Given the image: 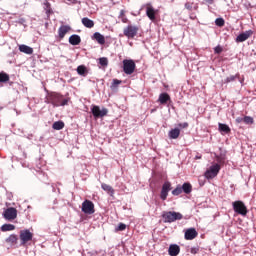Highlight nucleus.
<instances>
[{"instance_id":"f257e3e1","label":"nucleus","mask_w":256,"mask_h":256,"mask_svg":"<svg viewBox=\"0 0 256 256\" xmlns=\"http://www.w3.org/2000/svg\"><path fill=\"white\" fill-rule=\"evenodd\" d=\"M47 99L48 103H51L54 107H65L71 101V98H64L63 95L57 92H51Z\"/></svg>"},{"instance_id":"f03ea898","label":"nucleus","mask_w":256,"mask_h":256,"mask_svg":"<svg viewBox=\"0 0 256 256\" xmlns=\"http://www.w3.org/2000/svg\"><path fill=\"white\" fill-rule=\"evenodd\" d=\"M164 223H174V221H181L183 214L175 211H168L162 214Z\"/></svg>"},{"instance_id":"7ed1b4c3","label":"nucleus","mask_w":256,"mask_h":256,"mask_svg":"<svg viewBox=\"0 0 256 256\" xmlns=\"http://www.w3.org/2000/svg\"><path fill=\"white\" fill-rule=\"evenodd\" d=\"M232 207L235 213L242 215V217H245L248 213L247 206H245V203H243L241 200L234 201L232 203Z\"/></svg>"},{"instance_id":"20e7f679","label":"nucleus","mask_w":256,"mask_h":256,"mask_svg":"<svg viewBox=\"0 0 256 256\" xmlns=\"http://www.w3.org/2000/svg\"><path fill=\"white\" fill-rule=\"evenodd\" d=\"M137 33H139L138 26L128 25L123 29V35L124 37H127V39H135Z\"/></svg>"},{"instance_id":"39448f33","label":"nucleus","mask_w":256,"mask_h":256,"mask_svg":"<svg viewBox=\"0 0 256 256\" xmlns=\"http://www.w3.org/2000/svg\"><path fill=\"white\" fill-rule=\"evenodd\" d=\"M91 111L94 119H103V117H107V114L109 113L107 108L101 109L99 106H93Z\"/></svg>"},{"instance_id":"423d86ee","label":"nucleus","mask_w":256,"mask_h":256,"mask_svg":"<svg viewBox=\"0 0 256 256\" xmlns=\"http://www.w3.org/2000/svg\"><path fill=\"white\" fill-rule=\"evenodd\" d=\"M137 65L133 60H123V71L126 75H133L135 73V68Z\"/></svg>"},{"instance_id":"0eeeda50","label":"nucleus","mask_w":256,"mask_h":256,"mask_svg":"<svg viewBox=\"0 0 256 256\" xmlns=\"http://www.w3.org/2000/svg\"><path fill=\"white\" fill-rule=\"evenodd\" d=\"M221 171V165L214 164L210 166V168L205 172L206 179H215L217 175H219V172Z\"/></svg>"},{"instance_id":"6e6552de","label":"nucleus","mask_w":256,"mask_h":256,"mask_svg":"<svg viewBox=\"0 0 256 256\" xmlns=\"http://www.w3.org/2000/svg\"><path fill=\"white\" fill-rule=\"evenodd\" d=\"M82 212L86 215H93L95 213V204L91 200H85L82 203Z\"/></svg>"},{"instance_id":"1a4fd4ad","label":"nucleus","mask_w":256,"mask_h":256,"mask_svg":"<svg viewBox=\"0 0 256 256\" xmlns=\"http://www.w3.org/2000/svg\"><path fill=\"white\" fill-rule=\"evenodd\" d=\"M33 240V233L29 230H21L20 231V241L22 245H26L29 241Z\"/></svg>"},{"instance_id":"9d476101","label":"nucleus","mask_w":256,"mask_h":256,"mask_svg":"<svg viewBox=\"0 0 256 256\" xmlns=\"http://www.w3.org/2000/svg\"><path fill=\"white\" fill-rule=\"evenodd\" d=\"M169 191H171V182L166 181L162 185V189H161V192H160V199H162V201L167 200V197L169 195Z\"/></svg>"},{"instance_id":"9b49d317","label":"nucleus","mask_w":256,"mask_h":256,"mask_svg":"<svg viewBox=\"0 0 256 256\" xmlns=\"http://www.w3.org/2000/svg\"><path fill=\"white\" fill-rule=\"evenodd\" d=\"M157 13H159V10H155L151 3L146 4V15L150 19V21H155Z\"/></svg>"},{"instance_id":"f8f14e48","label":"nucleus","mask_w":256,"mask_h":256,"mask_svg":"<svg viewBox=\"0 0 256 256\" xmlns=\"http://www.w3.org/2000/svg\"><path fill=\"white\" fill-rule=\"evenodd\" d=\"M4 218L7 219V221H13L14 219H17V209L10 207L4 211Z\"/></svg>"},{"instance_id":"ddd939ff","label":"nucleus","mask_w":256,"mask_h":256,"mask_svg":"<svg viewBox=\"0 0 256 256\" xmlns=\"http://www.w3.org/2000/svg\"><path fill=\"white\" fill-rule=\"evenodd\" d=\"M199 235L195 228H189L185 231L184 237L186 241H193Z\"/></svg>"},{"instance_id":"4468645a","label":"nucleus","mask_w":256,"mask_h":256,"mask_svg":"<svg viewBox=\"0 0 256 256\" xmlns=\"http://www.w3.org/2000/svg\"><path fill=\"white\" fill-rule=\"evenodd\" d=\"M68 31H71V27L67 25H62L58 29V37L61 41L62 39H65V36L67 35Z\"/></svg>"},{"instance_id":"2eb2a0df","label":"nucleus","mask_w":256,"mask_h":256,"mask_svg":"<svg viewBox=\"0 0 256 256\" xmlns=\"http://www.w3.org/2000/svg\"><path fill=\"white\" fill-rule=\"evenodd\" d=\"M251 35H253L252 30H248L246 32H243V33H241L237 36L236 42L237 43H243L244 41H247V39H249V37H251Z\"/></svg>"},{"instance_id":"dca6fc26","label":"nucleus","mask_w":256,"mask_h":256,"mask_svg":"<svg viewBox=\"0 0 256 256\" xmlns=\"http://www.w3.org/2000/svg\"><path fill=\"white\" fill-rule=\"evenodd\" d=\"M179 253H181V247H179V245L177 244H171L169 246V249H168V254L170 256H177L179 255Z\"/></svg>"},{"instance_id":"f3484780","label":"nucleus","mask_w":256,"mask_h":256,"mask_svg":"<svg viewBox=\"0 0 256 256\" xmlns=\"http://www.w3.org/2000/svg\"><path fill=\"white\" fill-rule=\"evenodd\" d=\"M82 25L87 29H93V27H95V22L88 17H84L82 18Z\"/></svg>"},{"instance_id":"a211bd4d","label":"nucleus","mask_w":256,"mask_h":256,"mask_svg":"<svg viewBox=\"0 0 256 256\" xmlns=\"http://www.w3.org/2000/svg\"><path fill=\"white\" fill-rule=\"evenodd\" d=\"M19 51L21 53H25L26 55H33V48L25 44L19 45Z\"/></svg>"},{"instance_id":"6ab92c4d","label":"nucleus","mask_w":256,"mask_h":256,"mask_svg":"<svg viewBox=\"0 0 256 256\" xmlns=\"http://www.w3.org/2000/svg\"><path fill=\"white\" fill-rule=\"evenodd\" d=\"M159 103L161 105H167L168 101H171V96H169L167 93H161L158 98Z\"/></svg>"},{"instance_id":"aec40b11","label":"nucleus","mask_w":256,"mask_h":256,"mask_svg":"<svg viewBox=\"0 0 256 256\" xmlns=\"http://www.w3.org/2000/svg\"><path fill=\"white\" fill-rule=\"evenodd\" d=\"M93 39H95L99 45H105V36H103V34L96 32L93 34Z\"/></svg>"},{"instance_id":"412c9836","label":"nucleus","mask_w":256,"mask_h":256,"mask_svg":"<svg viewBox=\"0 0 256 256\" xmlns=\"http://www.w3.org/2000/svg\"><path fill=\"white\" fill-rule=\"evenodd\" d=\"M70 45H79L81 43V36L73 34L69 37Z\"/></svg>"},{"instance_id":"4be33fe9","label":"nucleus","mask_w":256,"mask_h":256,"mask_svg":"<svg viewBox=\"0 0 256 256\" xmlns=\"http://www.w3.org/2000/svg\"><path fill=\"white\" fill-rule=\"evenodd\" d=\"M218 129L220 133H225L226 135H229V133H231V128L227 124L219 123Z\"/></svg>"},{"instance_id":"5701e85b","label":"nucleus","mask_w":256,"mask_h":256,"mask_svg":"<svg viewBox=\"0 0 256 256\" xmlns=\"http://www.w3.org/2000/svg\"><path fill=\"white\" fill-rule=\"evenodd\" d=\"M101 187L103 189V191H106V193H108V195H110L111 197H113V195H115V189H113V187H111V185L108 184H101Z\"/></svg>"},{"instance_id":"b1692460","label":"nucleus","mask_w":256,"mask_h":256,"mask_svg":"<svg viewBox=\"0 0 256 256\" xmlns=\"http://www.w3.org/2000/svg\"><path fill=\"white\" fill-rule=\"evenodd\" d=\"M171 139H179V135H181V130L179 128H174L168 133Z\"/></svg>"},{"instance_id":"393cba45","label":"nucleus","mask_w":256,"mask_h":256,"mask_svg":"<svg viewBox=\"0 0 256 256\" xmlns=\"http://www.w3.org/2000/svg\"><path fill=\"white\" fill-rule=\"evenodd\" d=\"M181 188H182V192L186 193V195H189V193H191V191H193V186L189 182L184 183L181 186Z\"/></svg>"},{"instance_id":"a878e982","label":"nucleus","mask_w":256,"mask_h":256,"mask_svg":"<svg viewBox=\"0 0 256 256\" xmlns=\"http://www.w3.org/2000/svg\"><path fill=\"white\" fill-rule=\"evenodd\" d=\"M17 241H19V238L15 234H12L6 238V243H8V245H17Z\"/></svg>"},{"instance_id":"bb28decb","label":"nucleus","mask_w":256,"mask_h":256,"mask_svg":"<svg viewBox=\"0 0 256 256\" xmlns=\"http://www.w3.org/2000/svg\"><path fill=\"white\" fill-rule=\"evenodd\" d=\"M65 127V123L63 121H56L52 125V129L55 131H61Z\"/></svg>"},{"instance_id":"cd10ccee","label":"nucleus","mask_w":256,"mask_h":256,"mask_svg":"<svg viewBox=\"0 0 256 256\" xmlns=\"http://www.w3.org/2000/svg\"><path fill=\"white\" fill-rule=\"evenodd\" d=\"M77 73H78V75H81L82 77H87V67H85L84 65L78 66Z\"/></svg>"},{"instance_id":"c85d7f7f","label":"nucleus","mask_w":256,"mask_h":256,"mask_svg":"<svg viewBox=\"0 0 256 256\" xmlns=\"http://www.w3.org/2000/svg\"><path fill=\"white\" fill-rule=\"evenodd\" d=\"M1 231L3 233L7 232V231H15V225L13 224H4L1 226Z\"/></svg>"},{"instance_id":"c756f323","label":"nucleus","mask_w":256,"mask_h":256,"mask_svg":"<svg viewBox=\"0 0 256 256\" xmlns=\"http://www.w3.org/2000/svg\"><path fill=\"white\" fill-rule=\"evenodd\" d=\"M44 5V10L46 11L47 15H51V13H53V10L51 9V3H49V1H44L43 3Z\"/></svg>"},{"instance_id":"7c9ffc66","label":"nucleus","mask_w":256,"mask_h":256,"mask_svg":"<svg viewBox=\"0 0 256 256\" xmlns=\"http://www.w3.org/2000/svg\"><path fill=\"white\" fill-rule=\"evenodd\" d=\"M9 74L5 73V72H0V83H7L9 82Z\"/></svg>"},{"instance_id":"2f4dec72","label":"nucleus","mask_w":256,"mask_h":256,"mask_svg":"<svg viewBox=\"0 0 256 256\" xmlns=\"http://www.w3.org/2000/svg\"><path fill=\"white\" fill-rule=\"evenodd\" d=\"M119 19H121L122 23H129V19L125 16V10L120 11Z\"/></svg>"},{"instance_id":"473e14b6","label":"nucleus","mask_w":256,"mask_h":256,"mask_svg":"<svg viewBox=\"0 0 256 256\" xmlns=\"http://www.w3.org/2000/svg\"><path fill=\"white\" fill-rule=\"evenodd\" d=\"M181 193H183V188H181V186H177L173 191H172V195L174 196H178L181 195Z\"/></svg>"},{"instance_id":"72a5a7b5","label":"nucleus","mask_w":256,"mask_h":256,"mask_svg":"<svg viewBox=\"0 0 256 256\" xmlns=\"http://www.w3.org/2000/svg\"><path fill=\"white\" fill-rule=\"evenodd\" d=\"M243 122L246 123V125H253L254 120H253V117L251 116H245L243 118Z\"/></svg>"},{"instance_id":"f704fd0d","label":"nucleus","mask_w":256,"mask_h":256,"mask_svg":"<svg viewBox=\"0 0 256 256\" xmlns=\"http://www.w3.org/2000/svg\"><path fill=\"white\" fill-rule=\"evenodd\" d=\"M215 24L217 25V27H225V19L217 18L215 20Z\"/></svg>"},{"instance_id":"c9c22d12","label":"nucleus","mask_w":256,"mask_h":256,"mask_svg":"<svg viewBox=\"0 0 256 256\" xmlns=\"http://www.w3.org/2000/svg\"><path fill=\"white\" fill-rule=\"evenodd\" d=\"M99 64L102 67H107L109 65V60L105 57H102V58L99 59Z\"/></svg>"},{"instance_id":"e433bc0d","label":"nucleus","mask_w":256,"mask_h":256,"mask_svg":"<svg viewBox=\"0 0 256 256\" xmlns=\"http://www.w3.org/2000/svg\"><path fill=\"white\" fill-rule=\"evenodd\" d=\"M237 77H239V74L229 76L224 80V83H231V82L235 81V79H237Z\"/></svg>"},{"instance_id":"4c0bfd02","label":"nucleus","mask_w":256,"mask_h":256,"mask_svg":"<svg viewBox=\"0 0 256 256\" xmlns=\"http://www.w3.org/2000/svg\"><path fill=\"white\" fill-rule=\"evenodd\" d=\"M118 85H121V80L114 79L111 84V89L117 88Z\"/></svg>"},{"instance_id":"58836bf2","label":"nucleus","mask_w":256,"mask_h":256,"mask_svg":"<svg viewBox=\"0 0 256 256\" xmlns=\"http://www.w3.org/2000/svg\"><path fill=\"white\" fill-rule=\"evenodd\" d=\"M214 53H216V55L223 53V48L220 45L216 46L214 48Z\"/></svg>"},{"instance_id":"ea45409f","label":"nucleus","mask_w":256,"mask_h":256,"mask_svg":"<svg viewBox=\"0 0 256 256\" xmlns=\"http://www.w3.org/2000/svg\"><path fill=\"white\" fill-rule=\"evenodd\" d=\"M216 161L218 165H223V163H225V158H222L221 156H216Z\"/></svg>"},{"instance_id":"a19ab883","label":"nucleus","mask_w":256,"mask_h":256,"mask_svg":"<svg viewBox=\"0 0 256 256\" xmlns=\"http://www.w3.org/2000/svg\"><path fill=\"white\" fill-rule=\"evenodd\" d=\"M127 229V225H125L124 223H120L118 225L117 231H125Z\"/></svg>"},{"instance_id":"79ce46f5","label":"nucleus","mask_w":256,"mask_h":256,"mask_svg":"<svg viewBox=\"0 0 256 256\" xmlns=\"http://www.w3.org/2000/svg\"><path fill=\"white\" fill-rule=\"evenodd\" d=\"M190 253L192 255H197V253H199V247H192V248H190Z\"/></svg>"},{"instance_id":"37998d69","label":"nucleus","mask_w":256,"mask_h":256,"mask_svg":"<svg viewBox=\"0 0 256 256\" xmlns=\"http://www.w3.org/2000/svg\"><path fill=\"white\" fill-rule=\"evenodd\" d=\"M178 127H180V129H187V127H189V123L187 122L179 123Z\"/></svg>"},{"instance_id":"c03bdc74","label":"nucleus","mask_w":256,"mask_h":256,"mask_svg":"<svg viewBox=\"0 0 256 256\" xmlns=\"http://www.w3.org/2000/svg\"><path fill=\"white\" fill-rule=\"evenodd\" d=\"M27 22V20H25V18H19L17 23H19V25H25V23Z\"/></svg>"},{"instance_id":"a18cd8bd","label":"nucleus","mask_w":256,"mask_h":256,"mask_svg":"<svg viewBox=\"0 0 256 256\" xmlns=\"http://www.w3.org/2000/svg\"><path fill=\"white\" fill-rule=\"evenodd\" d=\"M209 5H213L215 0H205Z\"/></svg>"},{"instance_id":"49530a36","label":"nucleus","mask_w":256,"mask_h":256,"mask_svg":"<svg viewBox=\"0 0 256 256\" xmlns=\"http://www.w3.org/2000/svg\"><path fill=\"white\" fill-rule=\"evenodd\" d=\"M236 121H237V123H241V122H243V118H237Z\"/></svg>"},{"instance_id":"de8ad7c7","label":"nucleus","mask_w":256,"mask_h":256,"mask_svg":"<svg viewBox=\"0 0 256 256\" xmlns=\"http://www.w3.org/2000/svg\"><path fill=\"white\" fill-rule=\"evenodd\" d=\"M196 159H201V157L198 156V157H196Z\"/></svg>"}]
</instances>
